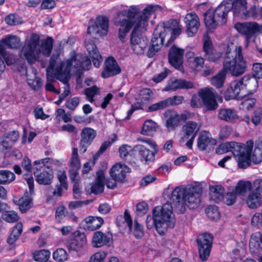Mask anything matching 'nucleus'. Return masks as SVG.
<instances>
[{
  "mask_svg": "<svg viewBox=\"0 0 262 262\" xmlns=\"http://www.w3.org/2000/svg\"><path fill=\"white\" fill-rule=\"evenodd\" d=\"M111 241L112 237L110 235L98 231L94 233L92 244L94 248H99L107 245Z\"/></svg>",
  "mask_w": 262,
  "mask_h": 262,
  "instance_id": "obj_29",
  "label": "nucleus"
},
{
  "mask_svg": "<svg viewBox=\"0 0 262 262\" xmlns=\"http://www.w3.org/2000/svg\"><path fill=\"white\" fill-rule=\"evenodd\" d=\"M214 145L216 144V140L210 137L209 133L207 132H202L198 139V146L201 150L206 149L209 144Z\"/></svg>",
  "mask_w": 262,
  "mask_h": 262,
  "instance_id": "obj_39",
  "label": "nucleus"
},
{
  "mask_svg": "<svg viewBox=\"0 0 262 262\" xmlns=\"http://www.w3.org/2000/svg\"><path fill=\"white\" fill-rule=\"evenodd\" d=\"M158 128V125L155 122L150 119L147 120L144 122L142 126L141 133L143 135L150 136Z\"/></svg>",
  "mask_w": 262,
  "mask_h": 262,
  "instance_id": "obj_43",
  "label": "nucleus"
},
{
  "mask_svg": "<svg viewBox=\"0 0 262 262\" xmlns=\"http://www.w3.org/2000/svg\"><path fill=\"white\" fill-rule=\"evenodd\" d=\"M20 46V38L14 35H9L2 39L0 42V54L5 53V47L10 49H17Z\"/></svg>",
  "mask_w": 262,
  "mask_h": 262,
  "instance_id": "obj_25",
  "label": "nucleus"
},
{
  "mask_svg": "<svg viewBox=\"0 0 262 262\" xmlns=\"http://www.w3.org/2000/svg\"><path fill=\"white\" fill-rule=\"evenodd\" d=\"M59 55H53L50 59V64L47 69V81L46 84L45 88L48 91L52 92L56 94H59V91L55 89L54 86L52 84L54 78L58 79L62 82H66L69 80V78H67L66 81L61 80L58 78V74H60L63 71L64 65L63 63H60L58 61Z\"/></svg>",
  "mask_w": 262,
  "mask_h": 262,
  "instance_id": "obj_8",
  "label": "nucleus"
},
{
  "mask_svg": "<svg viewBox=\"0 0 262 262\" xmlns=\"http://www.w3.org/2000/svg\"><path fill=\"white\" fill-rule=\"evenodd\" d=\"M130 172V168L121 162L114 165L110 171V177L118 183H124L126 180V174Z\"/></svg>",
  "mask_w": 262,
  "mask_h": 262,
  "instance_id": "obj_19",
  "label": "nucleus"
},
{
  "mask_svg": "<svg viewBox=\"0 0 262 262\" xmlns=\"http://www.w3.org/2000/svg\"><path fill=\"white\" fill-rule=\"evenodd\" d=\"M244 98L245 99L241 102V106L243 109L251 110L254 106L256 99L253 98H247L246 95H245Z\"/></svg>",
  "mask_w": 262,
  "mask_h": 262,
  "instance_id": "obj_63",
  "label": "nucleus"
},
{
  "mask_svg": "<svg viewBox=\"0 0 262 262\" xmlns=\"http://www.w3.org/2000/svg\"><path fill=\"white\" fill-rule=\"evenodd\" d=\"M223 70L232 75L238 76L243 74L247 68V63L243 59L242 48L233 43L228 45L223 63Z\"/></svg>",
  "mask_w": 262,
  "mask_h": 262,
  "instance_id": "obj_4",
  "label": "nucleus"
},
{
  "mask_svg": "<svg viewBox=\"0 0 262 262\" xmlns=\"http://www.w3.org/2000/svg\"><path fill=\"white\" fill-rule=\"evenodd\" d=\"M122 219L123 220V223H125L129 229L133 231V234L136 238H141L143 236V227L141 225L135 221L134 226L132 227V220L128 210H125L123 217L122 216H118L117 219V222H118L119 220Z\"/></svg>",
  "mask_w": 262,
  "mask_h": 262,
  "instance_id": "obj_21",
  "label": "nucleus"
},
{
  "mask_svg": "<svg viewBox=\"0 0 262 262\" xmlns=\"http://www.w3.org/2000/svg\"><path fill=\"white\" fill-rule=\"evenodd\" d=\"M137 140L140 142L145 143L151 148L148 149L144 145L138 144L134 147V152L136 154L137 158L144 164H147L153 161L155 155L158 152L157 145L152 140L143 138H138Z\"/></svg>",
  "mask_w": 262,
  "mask_h": 262,
  "instance_id": "obj_9",
  "label": "nucleus"
},
{
  "mask_svg": "<svg viewBox=\"0 0 262 262\" xmlns=\"http://www.w3.org/2000/svg\"><path fill=\"white\" fill-rule=\"evenodd\" d=\"M53 39L48 37L41 44L40 36L36 33H32L27 37L19 51V56L26 60L28 63L33 64L40 60L41 55L49 56L53 48Z\"/></svg>",
  "mask_w": 262,
  "mask_h": 262,
  "instance_id": "obj_2",
  "label": "nucleus"
},
{
  "mask_svg": "<svg viewBox=\"0 0 262 262\" xmlns=\"http://www.w3.org/2000/svg\"><path fill=\"white\" fill-rule=\"evenodd\" d=\"M165 29H167L166 35L168 33L170 34V37L165 45L166 46H169L181 34L182 26L179 20L170 19L165 23Z\"/></svg>",
  "mask_w": 262,
  "mask_h": 262,
  "instance_id": "obj_17",
  "label": "nucleus"
},
{
  "mask_svg": "<svg viewBox=\"0 0 262 262\" xmlns=\"http://www.w3.org/2000/svg\"><path fill=\"white\" fill-rule=\"evenodd\" d=\"M186 24V33L188 36L192 37L195 35L200 26L198 16L194 12L187 14L184 18Z\"/></svg>",
  "mask_w": 262,
  "mask_h": 262,
  "instance_id": "obj_20",
  "label": "nucleus"
},
{
  "mask_svg": "<svg viewBox=\"0 0 262 262\" xmlns=\"http://www.w3.org/2000/svg\"><path fill=\"white\" fill-rule=\"evenodd\" d=\"M259 15V10L255 6H252L249 10H246L241 18L243 19H248L250 18H255Z\"/></svg>",
  "mask_w": 262,
  "mask_h": 262,
  "instance_id": "obj_52",
  "label": "nucleus"
},
{
  "mask_svg": "<svg viewBox=\"0 0 262 262\" xmlns=\"http://www.w3.org/2000/svg\"><path fill=\"white\" fill-rule=\"evenodd\" d=\"M198 94L207 110L213 111L218 107L219 105L215 99V94L212 88L201 89Z\"/></svg>",
  "mask_w": 262,
  "mask_h": 262,
  "instance_id": "obj_15",
  "label": "nucleus"
},
{
  "mask_svg": "<svg viewBox=\"0 0 262 262\" xmlns=\"http://www.w3.org/2000/svg\"><path fill=\"white\" fill-rule=\"evenodd\" d=\"M234 27L239 33L245 36L247 42L256 34H262V25L255 21L236 23Z\"/></svg>",
  "mask_w": 262,
  "mask_h": 262,
  "instance_id": "obj_10",
  "label": "nucleus"
},
{
  "mask_svg": "<svg viewBox=\"0 0 262 262\" xmlns=\"http://www.w3.org/2000/svg\"><path fill=\"white\" fill-rule=\"evenodd\" d=\"M247 206L252 209L259 207L262 203V198L260 193L253 191L248 194L245 199Z\"/></svg>",
  "mask_w": 262,
  "mask_h": 262,
  "instance_id": "obj_36",
  "label": "nucleus"
},
{
  "mask_svg": "<svg viewBox=\"0 0 262 262\" xmlns=\"http://www.w3.org/2000/svg\"><path fill=\"white\" fill-rule=\"evenodd\" d=\"M108 255V252L104 250H99L92 254L90 258L95 262H103Z\"/></svg>",
  "mask_w": 262,
  "mask_h": 262,
  "instance_id": "obj_57",
  "label": "nucleus"
},
{
  "mask_svg": "<svg viewBox=\"0 0 262 262\" xmlns=\"http://www.w3.org/2000/svg\"><path fill=\"white\" fill-rule=\"evenodd\" d=\"M23 230L21 223L19 222L12 228L10 234L7 238V241L9 245H13L20 237Z\"/></svg>",
  "mask_w": 262,
  "mask_h": 262,
  "instance_id": "obj_42",
  "label": "nucleus"
},
{
  "mask_svg": "<svg viewBox=\"0 0 262 262\" xmlns=\"http://www.w3.org/2000/svg\"><path fill=\"white\" fill-rule=\"evenodd\" d=\"M237 195H238L234 189L227 193L226 196V203L227 205H232L235 203L237 199Z\"/></svg>",
  "mask_w": 262,
  "mask_h": 262,
  "instance_id": "obj_64",
  "label": "nucleus"
},
{
  "mask_svg": "<svg viewBox=\"0 0 262 262\" xmlns=\"http://www.w3.org/2000/svg\"><path fill=\"white\" fill-rule=\"evenodd\" d=\"M36 70L33 67L26 70V76L28 84L34 90L39 89L41 86L40 79L36 76Z\"/></svg>",
  "mask_w": 262,
  "mask_h": 262,
  "instance_id": "obj_33",
  "label": "nucleus"
},
{
  "mask_svg": "<svg viewBox=\"0 0 262 262\" xmlns=\"http://www.w3.org/2000/svg\"><path fill=\"white\" fill-rule=\"evenodd\" d=\"M108 19L104 16L97 17L95 24L89 27L88 33L95 37L106 35L108 29Z\"/></svg>",
  "mask_w": 262,
  "mask_h": 262,
  "instance_id": "obj_13",
  "label": "nucleus"
},
{
  "mask_svg": "<svg viewBox=\"0 0 262 262\" xmlns=\"http://www.w3.org/2000/svg\"><path fill=\"white\" fill-rule=\"evenodd\" d=\"M205 212L211 220H216L220 218L219 209L215 206H209L205 209Z\"/></svg>",
  "mask_w": 262,
  "mask_h": 262,
  "instance_id": "obj_53",
  "label": "nucleus"
},
{
  "mask_svg": "<svg viewBox=\"0 0 262 262\" xmlns=\"http://www.w3.org/2000/svg\"><path fill=\"white\" fill-rule=\"evenodd\" d=\"M252 189V184L250 181H239L234 188L238 195H245Z\"/></svg>",
  "mask_w": 262,
  "mask_h": 262,
  "instance_id": "obj_44",
  "label": "nucleus"
},
{
  "mask_svg": "<svg viewBox=\"0 0 262 262\" xmlns=\"http://www.w3.org/2000/svg\"><path fill=\"white\" fill-rule=\"evenodd\" d=\"M224 192V188L222 186H210L209 191L210 200L216 203L220 202L223 199Z\"/></svg>",
  "mask_w": 262,
  "mask_h": 262,
  "instance_id": "obj_41",
  "label": "nucleus"
},
{
  "mask_svg": "<svg viewBox=\"0 0 262 262\" xmlns=\"http://www.w3.org/2000/svg\"><path fill=\"white\" fill-rule=\"evenodd\" d=\"M36 181L40 185H50L53 179V173L51 170L42 171H34Z\"/></svg>",
  "mask_w": 262,
  "mask_h": 262,
  "instance_id": "obj_34",
  "label": "nucleus"
},
{
  "mask_svg": "<svg viewBox=\"0 0 262 262\" xmlns=\"http://www.w3.org/2000/svg\"><path fill=\"white\" fill-rule=\"evenodd\" d=\"M3 220L9 223H13L18 221L19 217L15 211L13 210L3 211L2 213Z\"/></svg>",
  "mask_w": 262,
  "mask_h": 262,
  "instance_id": "obj_46",
  "label": "nucleus"
},
{
  "mask_svg": "<svg viewBox=\"0 0 262 262\" xmlns=\"http://www.w3.org/2000/svg\"><path fill=\"white\" fill-rule=\"evenodd\" d=\"M163 37L161 32H159L156 29L154 31L151 39V45L147 52V56L152 57L156 52H158L163 46Z\"/></svg>",
  "mask_w": 262,
  "mask_h": 262,
  "instance_id": "obj_27",
  "label": "nucleus"
},
{
  "mask_svg": "<svg viewBox=\"0 0 262 262\" xmlns=\"http://www.w3.org/2000/svg\"><path fill=\"white\" fill-rule=\"evenodd\" d=\"M154 7L148 5L142 11L137 6L117 12L115 24L119 27L118 35L123 41L126 34L133 27L130 34L129 46L136 55H143L148 46V39L144 33L147 31L149 19L154 12Z\"/></svg>",
  "mask_w": 262,
  "mask_h": 262,
  "instance_id": "obj_1",
  "label": "nucleus"
},
{
  "mask_svg": "<svg viewBox=\"0 0 262 262\" xmlns=\"http://www.w3.org/2000/svg\"><path fill=\"white\" fill-rule=\"evenodd\" d=\"M258 86V81L255 77L245 75L239 80L230 83L225 93V98L228 100L242 97L239 96V93L244 90L247 91L248 95H252L256 92Z\"/></svg>",
  "mask_w": 262,
  "mask_h": 262,
  "instance_id": "obj_5",
  "label": "nucleus"
},
{
  "mask_svg": "<svg viewBox=\"0 0 262 262\" xmlns=\"http://www.w3.org/2000/svg\"><path fill=\"white\" fill-rule=\"evenodd\" d=\"M213 237L209 233H204L198 236L196 243L198 246L200 258L206 260L212 248Z\"/></svg>",
  "mask_w": 262,
  "mask_h": 262,
  "instance_id": "obj_12",
  "label": "nucleus"
},
{
  "mask_svg": "<svg viewBox=\"0 0 262 262\" xmlns=\"http://www.w3.org/2000/svg\"><path fill=\"white\" fill-rule=\"evenodd\" d=\"M193 84L191 82L183 79H170L167 82V85L165 88V91L176 90L179 89H191Z\"/></svg>",
  "mask_w": 262,
  "mask_h": 262,
  "instance_id": "obj_32",
  "label": "nucleus"
},
{
  "mask_svg": "<svg viewBox=\"0 0 262 262\" xmlns=\"http://www.w3.org/2000/svg\"><path fill=\"white\" fill-rule=\"evenodd\" d=\"M50 160V158H47L34 162V170L39 171L40 172L45 170V163H48Z\"/></svg>",
  "mask_w": 262,
  "mask_h": 262,
  "instance_id": "obj_61",
  "label": "nucleus"
},
{
  "mask_svg": "<svg viewBox=\"0 0 262 262\" xmlns=\"http://www.w3.org/2000/svg\"><path fill=\"white\" fill-rule=\"evenodd\" d=\"M253 141L252 140H248L246 145L241 148L235 156H238V165L241 168H246L248 167L252 161L251 154L253 147Z\"/></svg>",
  "mask_w": 262,
  "mask_h": 262,
  "instance_id": "obj_16",
  "label": "nucleus"
},
{
  "mask_svg": "<svg viewBox=\"0 0 262 262\" xmlns=\"http://www.w3.org/2000/svg\"><path fill=\"white\" fill-rule=\"evenodd\" d=\"M231 1H223L215 10L209 9L204 14V20L209 30L214 29L219 25L225 24L227 15L231 10Z\"/></svg>",
  "mask_w": 262,
  "mask_h": 262,
  "instance_id": "obj_7",
  "label": "nucleus"
},
{
  "mask_svg": "<svg viewBox=\"0 0 262 262\" xmlns=\"http://www.w3.org/2000/svg\"><path fill=\"white\" fill-rule=\"evenodd\" d=\"M202 190L197 186L181 185L172 191L171 198L176 202V209L181 213H184L187 206L190 209L199 206L201 203Z\"/></svg>",
  "mask_w": 262,
  "mask_h": 262,
  "instance_id": "obj_3",
  "label": "nucleus"
},
{
  "mask_svg": "<svg viewBox=\"0 0 262 262\" xmlns=\"http://www.w3.org/2000/svg\"><path fill=\"white\" fill-rule=\"evenodd\" d=\"M225 78L226 73L224 71H222L211 78L210 82L212 85L220 89L223 86Z\"/></svg>",
  "mask_w": 262,
  "mask_h": 262,
  "instance_id": "obj_47",
  "label": "nucleus"
},
{
  "mask_svg": "<svg viewBox=\"0 0 262 262\" xmlns=\"http://www.w3.org/2000/svg\"><path fill=\"white\" fill-rule=\"evenodd\" d=\"M14 173L9 170H0V184H6L14 180Z\"/></svg>",
  "mask_w": 262,
  "mask_h": 262,
  "instance_id": "obj_49",
  "label": "nucleus"
},
{
  "mask_svg": "<svg viewBox=\"0 0 262 262\" xmlns=\"http://www.w3.org/2000/svg\"><path fill=\"white\" fill-rule=\"evenodd\" d=\"M86 244V239L84 235L76 237L67 245V248L70 252H79Z\"/></svg>",
  "mask_w": 262,
  "mask_h": 262,
  "instance_id": "obj_35",
  "label": "nucleus"
},
{
  "mask_svg": "<svg viewBox=\"0 0 262 262\" xmlns=\"http://www.w3.org/2000/svg\"><path fill=\"white\" fill-rule=\"evenodd\" d=\"M176 224V218L170 203L165 204V227L173 228Z\"/></svg>",
  "mask_w": 262,
  "mask_h": 262,
  "instance_id": "obj_40",
  "label": "nucleus"
},
{
  "mask_svg": "<svg viewBox=\"0 0 262 262\" xmlns=\"http://www.w3.org/2000/svg\"><path fill=\"white\" fill-rule=\"evenodd\" d=\"M251 157L252 161L255 164L262 161V140L256 141L255 149Z\"/></svg>",
  "mask_w": 262,
  "mask_h": 262,
  "instance_id": "obj_45",
  "label": "nucleus"
},
{
  "mask_svg": "<svg viewBox=\"0 0 262 262\" xmlns=\"http://www.w3.org/2000/svg\"><path fill=\"white\" fill-rule=\"evenodd\" d=\"M51 253L47 250H41L35 251L33 253L34 259L38 262H45L48 260L50 256Z\"/></svg>",
  "mask_w": 262,
  "mask_h": 262,
  "instance_id": "obj_50",
  "label": "nucleus"
},
{
  "mask_svg": "<svg viewBox=\"0 0 262 262\" xmlns=\"http://www.w3.org/2000/svg\"><path fill=\"white\" fill-rule=\"evenodd\" d=\"M67 213L66 208L63 206L58 207L55 211V219L59 222L61 223L63 219L66 217Z\"/></svg>",
  "mask_w": 262,
  "mask_h": 262,
  "instance_id": "obj_62",
  "label": "nucleus"
},
{
  "mask_svg": "<svg viewBox=\"0 0 262 262\" xmlns=\"http://www.w3.org/2000/svg\"><path fill=\"white\" fill-rule=\"evenodd\" d=\"M203 51L205 53V58L211 62H216L220 60L222 56V53L215 50L210 40H205L203 45Z\"/></svg>",
  "mask_w": 262,
  "mask_h": 262,
  "instance_id": "obj_23",
  "label": "nucleus"
},
{
  "mask_svg": "<svg viewBox=\"0 0 262 262\" xmlns=\"http://www.w3.org/2000/svg\"><path fill=\"white\" fill-rule=\"evenodd\" d=\"M53 257L58 261H64L68 259V254L62 248H59L53 253Z\"/></svg>",
  "mask_w": 262,
  "mask_h": 262,
  "instance_id": "obj_56",
  "label": "nucleus"
},
{
  "mask_svg": "<svg viewBox=\"0 0 262 262\" xmlns=\"http://www.w3.org/2000/svg\"><path fill=\"white\" fill-rule=\"evenodd\" d=\"M32 199L29 196H23L18 201V205L22 213L26 212L30 208Z\"/></svg>",
  "mask_w": 262,
  "mask_h": 262,
  "instance_id": "obj_51",
  "label": "nucleus"
},
{
  "mask_svg": "<svg viewBox=\"0 0 262 262\" xmlns=\"http://www.w3.org/2000/svg\"><path fill=\"white\" fill-rule=\"evenodd\" d=\"M96 135V132L90 127H84L81 133L80 151L82 153L86 151L87 147L93 141Z\"/></svg>",
  "mask_w": 262,
  "mask_h": 262,
  "instance_id": "obj_22",
  "label": "nucleus"
},
{
  "mask_svg": "<svg viewBox=\"0 0 262 262\" xmlns=\"http://www.w3.org/2000/svg\"><path fill=\"white\" fill-rule=\"evenodd\" d=\"M121 70L115 59L108 57L105 62V68L102 73L103 78H107L120 73Z\"/></svg>",
  "mask_w": 262,
  "mask_h": 262,
  "instance_id": "obj_26",
  "label": "nucleus"
},
{
  "mask_svg": "<svg viewBox=\"0 0 262 262\" xmlns=\"http://www.w3.org/2000/svg\"><path fill=\"white\" fill-rule=\"evenodd\" d=\"M218 118L229 123H235L239 119L237 112L232 108H221L218 113Z\"/></svg>",
  "mask_w": 262,
  "mask_h": 262,
  "instance_id": "obj_31",
  "label": "nucleus"
},
{
  "mask_svg": "<svg viewBox=\"0 0 262 262\" xmlns=\"http://www.w3.org/2000/svg\"><path fill=\"white\" fill-rule=\"evenodd\" d=\"M81 163L78 157V149L76 148H74L72 150L71 158L70 168L79 169Z\"/></svg>",
  "mask_w": 262,
  "mask_h": 262,
  "instance_id": "obj_54",
  "label": "nucleus"
},
{
  "mask_svg": "<svg viewBox=\"0 0 262 262\" xmlns=\"http://www.w3.org/2000/svg\"><path fill=\"white\" fill-rule=\"evenodd\" d=\"M183 128L185 131V134L187 136H190L195 134V137L199 130V127H198V124L195 122L189 121L184 125Z\"/></svg>",
  "mask_w": 262,
  "mask_h": 262,
  "instance_id": "obj_48",
  "label": "nucleus"
},
{
  "mask_svg": "<svg viewBox=\"0 0 262 262\" xmlns=\"http://www.w3.org/2000/svg\"><path fill=\"white\" fill-rule=\"evenodd\" d=\"M104 172L99 170L97 172V177L94 184L91 186V192L96 194L103 191L104 188Z\"/></svg>",
  "mask_w": 262,
  "mask_h": 262,
  "instance_id": "obj_37",
  "label": "nucleus"
},
{
  "mask_svg": "<svg viewBox=\"0 0 262 262\" xmlns=\"http://www.w3.org/2000/svg\"><path fill=\"white\" fill-rule=\"evenodd\" d=\"M103 223L104 221L102 217L90 216L83 220L81 225L85 230L94 231L100 228Z\"/></svg>",
  "mask_w": 262,
  "mask_h": 262,
  "instance_id": "obj_30",
  "label": "nucleus"
},
{
  "mask_svg": "<svg viewBox=\"0 0 262 262\" xmlns=\"http://www.w3.org/2000/svg\"><path fill=\"white\" fill-rule=\"evenodd\" d=\"M59 62L63 63L64 68L63 71L58 74V78L64 81L69 78L71 71L77 72L81 70H88L91 66V60L88 57L80 53L76 54L74 51L71 52L69 58Z\"/></svg>",
  "mask_w": 262,
  "mask_h": 262,
  "instance_id": "obj_6",
  "label": "nucleus"
},
{
  "mask_svg": "<svg viewBox=\"0 0 262 262\" xmlns=\"http://www.w3.org/2000/svg\"><path fill=\"white\" fill-rule=\"evenodd\" d=\"M19 137L17 131L13 130L8 133L0 138V145L4 150H7L16 142Z\"/></svg>",
  "mask_w": 262,
  "mask_h": 262,
  "instance_id": "obj_28",
  "label": "nucleus"
},
{
  "mask_svg": "<svg viewBox=\"0 0 262 262\" xmlns=\"http://www.w3.org/2000/svg\"><path fill=\"white\" fill-rule=\"evenodd\" d=\"M85 48L90 57L92 58L94 66L96 68H99L103 59L96 46L92 40H88L85 41Z\"/></svg>",
  "mask_w": 262,
  "mask_h": 262,
  "instance_id": "obj_24",
  "label": "nucleus"
},
{
  "mask_svg": "<svg viewBox=\"0 0 262 262\" xmlns=\"http://www.w3.org/2000/svg\"><path fill=\"white\" fill-rule=\"evenodd\" d=\"M249 248L251 252L254 254H257L259 249L262 250V233L257 232L251 235Z\"/></svg>",
  "mask_w": 262,
  "mask_h": 262,
  "instance_id": "obj_38",
  "label": "nucleus"
},
{
  "mask_svg": "<svg viewBox=\"0 0 262 262\" xmlns=\"http://www.w3.org/2000/svg\"><path fill=\"white\" fill-rule=\"evenodd\" d=\"M166 118V126L170 129H174L178 127L181 122L185 121L188 119L187 115L185 114H179L174 110H167L165 112Z\"/></svg>",
  "mask_w": 262,
  "mask_h": 262,
  "instance_id": "obj_18",
  "label": "nucleus"
},
{
  "mask_svg": "<svg viewBox=\"0 0 262 262\" xmlns=\"http://www.w3.org/2000/svg\"><path fill=\"white\" fill-rule=\"evenodd\" d=\"M6 23L10 26H15L22 23V19L20 17L14 14H11L5 18Z\"/></svg>",
  "mask_w": 262,
  "mask_h": 262,
  "instance_id": "obj_58",
  "label": "nucleus"
},
{
  "mask_svg": "<svg viewBox=\"0 0 262 262\" xmlns=\"http://www.w3.org/2000/svg\"><path fill=\"white\" fill-rule=\"evenodd\" d=\"M224 144L226 145L227 149H229V151H231L234 156L238 154V151H240L241 148L244 147L238 143L233 141L226 142Z\"/></svg>",
  "mask_w": 262,
  "mask_h": 262,
  "instance_id": "obj_60",
  "label": "nucleus"
},
{
  "mask_svg": "<svg viewBox=\"0 0 262 262\" xmlns=\"http://www.w3.org/2000/svg\"><path fill=\"white\" fill-rule=\"evenodd\" d=\"M184 97L181 96H174L165 100V106L177 105L182 103Z\"/></svg>",
  "mask_w": 262,
  "mask_h": 262,
  "instance_id": "obj_59",
  "label": "nucleus"
},
{
  "mask_svg": "<svg viewBox=\"0 0 262 262\" xmlns=\"http://www.w3.org/2000/svg\"><path fill=\"white\" fill-rule=\"evenodd\" d=\"M184 50L173 45L169 50L168 59L169 63L174 68L183 71V66Z\"/></svg>",
  "mask_w": 262,
  "mask_h": 262,
  "instance_id": "obj_14",
  "label": "nucleus"
},
{
  "mask_svg": "<svg viewBox=\"0 0 262 262\" xmlns=\"http://www.w3.org/2000/svg\"><path fill=\"white\" fill-rule=\"evenodd\" d=\"M99 93V89L96 85L84 90V94L86 95L87 99L91 103L94 101V97Z\"/></svg>",
  "mask_w": 262,
  "mask_h": 262,
  "instance_id": "obj_55",
  "label": "nucleus"
},
{
  "mask_svg": "<svg viewBox=\"0 0 262 262\" xmlns=\"http://www.w3.org/2000/svg\"><path fill=\"white\" fill-rule=\"evenodd\" d=\"M164 206H158L152 211V217L148 215L146 219V225L148 229L155 226L160 235L164 234Z\"/></svg>",
  "mask_w": 262,
  "mask_h": 262,
  "instance_id": "obj_11",
  "label": "nucleus"
}]
</instances>
